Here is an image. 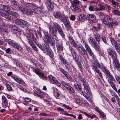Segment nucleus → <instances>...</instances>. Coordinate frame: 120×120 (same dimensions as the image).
<instances>
[{
    "label": "nucleus",
    "instance_id": "obj_1",
    "mask_svg": "<svg viewBox=\"0 0 120 120\" xmlns=\"http://www.w3.org/2000/svg\"><path fill=\"white\" fill-rule=\"evenodd\" d=\"M0 10H4L0 11V15L6 19H8L9 15L15 16L17 14L15 9L9 6L0 4Z\"/></svg>",
    "mask_w": 120,
    "mask_h": 120
},
{
    "label": "nucleus",
    "instance_id": "obj_2",
    "mask_svg": "<svg viewBox=\"0 0 120 120\" xmlns=\"http://www.w3.org/2000/svg\"><path fill=\"white\" fill-rule=\"evenodd\" d=\"M102 69L104 73L109 78L107 79L108 82L113 89L117 92V91L116 88V86L114 82L112 81H115L114 78L106 67L102 66Z\"/></svg>",
    "mask_w": 120,
    "mask_h": 120
},
{
    "label": "nucleus",
    "instance_id": "obj_3",
    "mask_svg": "<svg viewBox=\"0 0 120 120\" xmlns=\"http://www.w3.org/2000/svg\"><path fill=\"white\" fill-rule=\"evenodd\" d=\"M108 52L111 56L112 57L113 60V64L117 69L120 71V65L117 59L116 52L113 49L109 48L108 49Z\"/></svg>",
    "mask_w": 120,
    "mask_h": 120
},
{
    "label": "nucleus",
    "instance_id": "obj_4",
    "mask_svg": "<svg viewBox=\"0 0 120 120\" xmlns=\"http://www.w3.org/2000/svg\"><path fill=\"white\" fill-rule=\"evenodd\" d=\"M104 19H103V23L110 28H112L114 26L118 25V23L116 21H114V19L108 15H105Z\"/></svg>",
    "mask_w": 120,
    "mask_h": 120
},
{
    "label": "nucleus",
    "instance_id": "obj_5",
    "mask_svg": "<svg viewBox=\"0 0 120 120\" xmlns=\"http://www.w3.org/2000/svg\"><path fill=\"white\" fill-rule=\"evenodd\" d=\"M45 37L43 39L44 41L46 43H49L52 46L55 45V41H57L58 40L56 39V38L53 37L52 36L51 34H49L47 31H45L44 32Z\"/></svg>",
    "mask_w": 120,
    "mask_h": 120
},
{
    "label": "nucleus",
    "instance_id": "obj_6",
    "mask_svg": "<svg viewBox=\"0 0 120 120\" xmlns=\"http://www.w3.org/2000/svg\"><path fill=\"white\" fill-rule=\"evenodd\" d=\"M110 41L112 45L115 48V49L118 52H120V40H119L116 41L113 38H110Z\"/></svg>",
    "mask_w": 120,
    "mask_h": 120
},
{
    "label": "nucleus",
    "instance_id": "obj_7",
    "mask_svg": "<svg viewBox=\"0 0 120 120\" xmlns=\"http://www.w3.org/2000/svg\"><path fill=\"white\" fill-rule=\"evenodd\" d=\"M92 65L93 67V68H92L94 69V71L97 73L100 77L101 78H102V76L101 74V73L97 67V66L98 67L100 68H101V66L100 64L97 62H94L92 63Z\"/></svg>",
    "mask_w": 120,
    "mask_h": 120
},
{
    "label": "nucleus",
    "instance_id": "obj_8",
    "mask_svg": "<svg viewBox=\"0 0 120 120\" xmlns=\"http://www.w3.org/2000/svg\"><path fill=\"white\" fill-rule=\"evenodd\" d=\"M25 36L28 39V41L29 43V41H31V42H35L36 41L37 39L34 35V34L32 32L29 31L28 33L25 34Z\"/></svg>",
    "mask_w": 120,
    "mask_h": 120
},
{
    "label": "nucleus",
    "instance_id": "obj_9",
    "mask_svg": "<svg viewBox=\"0 0 120 120\" xmlns=\"http://www.w3.org/2000/svg\"><path fill=\"white\" fill-rule=\"evenodd\" d=\"M49 32L51 33V35L52 36V37L53 38L55 37L56 38V40H58V38L56 35V34L57 33V32L56 28L54 26L51 25H49Z\"/></svg>",
    "mask_w": 120,
    "mask_h": 120
},
{
    "label": "nucleus",
    "instance_id": "obj_10",
    "mask_svg": "<svg viewBox=\"0 0 120 120\" xmlns=\"http://www.w3.org/2000/svg\"><path fill=\"white\" fill-rule=\"evenodd\" d=\"M15 23L16 24H19L21 27L24 28L27 26V22L21 19H17L15 21Z\"/></svg>",
    "mask_w": 120,
    "mask_h": 120
},
{
    "label": "nucleus",
    "instance_id": "obj_11",
    "mask_svg": "<svg viewBox=\"0 0 120 120\" xmlns=\"http://www.w3.org/2000/svg\"><path fill=\"white\" fill-rule=\"evenodd\" d=\"M80 80L82 82L84 89L85 90L87 93L89 94V95H90L89 86L85 79L84 78H81Z\"/></svg>",
    "mask_w": 120,
    "mask_h": 120
},
{
    "label": "nucleus",
    "instance_id": "obj_12",
    "mask_svg": "<svg viewBox=\"0 0 120 120\" xmlns=\"http://www.w3.org/2000/svg\"><path fill=\"white\" fill-rule=\"evenodd\" d=\"M53 24L55 27L57 29L58 33L63 38H64L65 37V35L63 33L61 27L59 24L56 22L54 23Z\"/></svg>",
    "mask_w": 120,
    "mask_h": 120
},
{
    "label": "nucleus",
    "instance_id": "obj_13",
    "mask_svg": "<svg viewBox=\"0 0 120 120\" xmlns=\"http://www.w3.org/2000/svg\"><path fill=\"white\" fill-rule=\"evenodd\" d=\"M34 72L42 79L45 80H47L46 77L44 75L45 73L43 71H40L37 69H36L34 70Z\"/></svg>",
    "mask_w": 120,
    "mask_h": 120
},
{
    "label": "nucleus",
    "instance_id": "obj_14",
    "mask_svg": "<svg viewBox=\"0 0 120 120\" xmlns=\"http://www.w3.org/2000/svg\"><path fill=\"white\" fill-rule=\"evenodd\" d=\"M88 19L89 23H94L96 21V17L94 14H89L88 15Z\"/></svg>",
    "mask_w": 120,
    "mask_h": 120
},
{
    "label": "nucleus",
    "instance_id": "obj_15",
    "mask_svg": "<svg viewBox=\"0 0 120 120\" xmlns=\"http://www.w3.org/2000/svg\"><path fill=\"white\" fill-rule=\"evenodd\" d=\"M56 45L58 50L61 51L63 50V48L62 42L61 41H59L58 38V40L56 41Z\"/></svg>",
    "mask_w": 120,
    "mask_h": 120
},
{
    "label": "nucleus",
    "instance_id": "obj_16",
    "mask_svg": "<svg viewBox=\"0 0 120 120\" xmlns=\"http://www.w3.org/2000/svg\"><path fill=\"white\" fill-rule=\"evenodd\" d=\"M78 49L79 52H81L82 54L84 55H87V53L86 50L81 45H78Z\"/></svg>",
    "mask_w": 120,
    "mask_h": 120
},
{
    "label": "nucleus",
    "instance_id": "obj_17",
    "mask_svg": "<svg viewBox=\"0 0 120 120\" xmlns=\"http://www.w3.org/2000/svg\"><path fill=\"white\" fill-rule=\"evenodd\" d=\"M58 56L60 60L66 67L68 65V62L64 58L63 56L60 54H58Z\"/></svg>",
    "mask_w": 120,
    "mask_h": 120
},
{
    "label": "nucleus",
    "instance_id": "obj_18",
    "mask_svg": "<svg viewBox=\"0 0 120 120\" xmlns=\"http://www.w3.org/2000/svg\"><path fill=\"white\" fill-rule=\"evenodd\" d=\"M9 27L12 31L16 32H20L21 31L20 29L19 28L17 27L16 26L12 25H9Z\"/></svg>",
    "mask_w": 120,
    "mask_h": 120
},
{
    "label": "nucleus",
    "instance_id": "obj_19",
    "mask_svg": "<svg viewBox=\"0 0 120 120\" xmlns=\"http://www.w3.org/2000/svg\"><path fill=\"white\" fill-rule=\"evenodd\" d=\"M47 6L48 9L52 11L53 8L52 4L53 3L51 1V0H46Z\"/></svg>",
    "mask_w": 120,
    "mask_h": 120
},
{
    "label": "nucleus",
    "instance_id": "obj_20",
    "mask_svg": "<svg viewBox=\"0 0 120 120\" xmlns=\"http://www.w3.org/2000/svg\"><path fill=\"white\" fill-rule=\"evenodd\" d=\"M60 70L62 73H63L65 76L68 79L71 80V77L69 73L64 69L61 68L60 69Z\"/></svg>",
    "mask_w": 120,
    "mask_h": 120
},
{
    "label": "nucleus",
    "instance_id": "obj_21",
    "mask_svg": "<svg viewBox=\"0 0 120 120\" xmlns=\"http://www.w3.org/2000/svg\"><path fill=\"white\" fill-rule=\"evenodd\" d=\"M2 106L4 107H6L8 105V101L7 98L4 95L3 96L2 98Z\"/></svg>",
    "mask_w": 120,
    "mask_h": 120
},
{
    "label": "nucleus",
    "instance_id": "obj_22",
    "mask_svg": "<svg viewBox=\"0 0 120 120\" xmlns=\"http://www.w3.org/2000/svg\"><path fill=\"white\" fill-rule=\"evenodd\" d=\"M85 47L86 48V51H87L89 53V55L92 57L93 58L94 57V55L90 48L87 44H85Z\"/></svg>",
    "mask_w": 120,
    "mask_h": 120
},
{
    "label": "nucleus",
    "instance_id": "obj_23",
    "mask_svg": "<svg viewBox=\"0 0 120 120\" xmlns=\"http://www.w3.org/2000/svg\"><path fill=\"white\" fill-rule=\"evenodd\" d=\"M88 19V15L86 16L85 14H81L79 17V20L82 22L85 21Z\"/></svg>",
    "mask_w": 120,
    "mask_h": 120
},
{
    "label": "nucleus",
    "instance_id": "obj_24",
    "mask_svg": "<svg viewBox=\"0 0 120 120\" xmlns=\"http://www.w3.org/2000/svg\"><path fill=\"white\" fill-rule=\"evenodd\" d=\"M71 8L73 11H75L79 13L81 12V10L76 5H71Z\"/></svg>",
    "mask_w": 120,
    "mask_h": 120
},
{
    "label": "nucleus",
    "instance_id": "obj_25",
    "mask_svg": "<svg viewBox=\"0 0 120 120\" xmlns=\"http://www.w3.org/2000/svg\"><path fill=\"white\" fill-rule=\"evenodd\" d=\"M96 111L103 118L106 119V116L104 113L98 108L96 107L95 108Z\"/></svg>",
    "mask_w": 120,
    "mask_h": 120
},
{
    "label": "nucleus",
    "instance_id": "obj_26",
    "mask_svg": "<svg viewBox=\"0 0 120 120\" xmlns=\"http://www.w3.org/2000/svg\"><path fill=\"white\" fill-rule=\"evenodd\" d=\"M53 15L55 18L59 19H60L62 15H61V13L60 12L57 11L54 12L53 13Z\"/></svg>",
    "mask_w": 120,
    "mask_h": 120
},
{
    "label": "nucleus",
    "instance_id": "obj_27",
    "mask_svg": "<svg viewBox=\"0 0 120 120\" xmlns=\"http://www.w3.org/2000/svg\"><path fill=\"white\" fill-rule=\"evenodd\" d=\"M12 46L15 49L21 50L22 49V47L17 43L15 41Z\"/></svg>",
    "mask_w": 120,
    "mask_h": 120
},
{
    "label": "nucleus",
    "instance_id": "obj_28",
    "mask_svg": "<svg viewBox=\"0 0 120 120\" xmlns=\"http://www.w3.org/2000/svg\"><path fill=\"white\" fill-rule=\"evenodd\" d=\"M51 82L52 83L57 86L58 87H60L61 86V84L59 82L57 79L55 77L51 81Z\"/></svg>",
    "mask_w": 120,
    "mask_h": 120
},
{
    "label": "nucleus",
    "instance_id": "obj_29",
    "mask_svg": "<svg viewBox=\"0 0 120 120\" xmlns=\"http://www.w3.org/2000/svg\"><path fill=\"white\" fill-rule=\"evenodd\" d=\"M13 79L15 80L18 83L21 84H23L24 82L23 80L20 78H19L16 76H14L13 77Z\"/></svg>",
    "mask_w": 120,
    "mask_h": 120
},
{
    "label": "nucleus",
    "instance_id": "obj_30",
    "mask_svg": "<svg viewBox=\"0 0 120 120\" xmlns=\"http://www.w3.org/2000/svg\"><path fill=\"white\" fill-rule=\"evenodd\" d=\"M68 17L67 16H65L64 15H62L59 19L63 23H64L68 21Z\"/></svg>",
    "mask_w": 120,
    "mask_h": 120
},
{
    "label": "nucleus",
    "instance_id": "obj_31",
    "mask_svg": "<svg viewBox=\"0 0 120 120\" xmlns=\"http://www.w3.org/2000/svg\"><path fill=\"white\" fill-rule=\"evenodd\" d=\"M26 6L27 7H29V8H37L38 7L36 4L34 3H28L26 4Z\"/></svg>",
    "mask_w": 120,
    "mask_h": 120
},
{
    "label": "nucleus",
    "instance_id": "obj_32",
    "mask_svg": "<svg viewBox=\"0 0 120 120\" xmlns=\"http://www.w3.org/2000/svg\"><path fill=\"white\" fill-rule=\"evenodd\" d=\"M19 9L20 11L22 13H26L27 12V8L22 5L19 7Z\"/></svg>",
    "mask_w": 120,
    "mask_h": 120
},
{
    "label": "nucleus",
    "instance_id": "obj_33",
    "mask_svg": "<svg viewBox=\"0 0 120 120\" xmlns=\"http://www.w3.org/2000/svg\"><path fill=\"white\" fill-rule=\"evenodd\" d=\"M36 94L37 96L40 97L41 98L42 97V95L44 94V93L42 92L39 90H37L36 91Z\"/></svg>",
    "mask_w": 120,
    "mask_h": 120
},
{
    "label": "nucleus",
    "instance_id": "obj_34",
    "mask_svg": "<svg viewBox=\"0 0 120 120\" xmlns=\"http://www.w3.org/2000/svg\"><path fill=\"white\" fill-rule=\"evenodd\" d=\"M71 51L72 55L73 57L75 59L76 58H77V55L75 50L72 48H71Z\"/></svg>",
    "mask_w": 120,
    "mask_h": 120
},
{
    "label": "nucleus",
    "instance_id": "obj_35",
    "mask_svg": "<svg viewBox=\"0 0 120 120\" xmlns=\"http://www.w3.org/2000/svg\"><path fill=\"white\" fill-rule=\"evenodd\" d=\"M74 87L75 89L80 91H81L82 90V88L81 86L77 84H75Z\"/></svg>",
    "mask_w": 120,
    "mask_h": 120
},
{
    "label": "nucleus",
    "instance_id": "obj_36",
    "mask_svg": "<svg viewBox=\"0 0 120 120\" xmlns=\"http://www.w3.org/2000/svg\"><path fill=\"white\" fill-rule=\"evenodd\" d=\"M29 44L35 51H38V48L34 45L33 42H31V41H29Z\"/></svg>",
    "mask_w": 120,
    "mask_h": 120
},
{
    "label": "nucleus",
    "instance_id": "obj_37",
    "mask_svg": "<svg viewBox=\"0 0 120 120\" xmlns=\"http://www.w3.org/2000/svg\"><path fill=\"white\" fill-rule=\"evenodd\" d=\"M1 32L2 31L4 32H5L7 31V26L4 25H0Z\"/></svg>",
    "mask_w": 120,
    "mask_h": 120
},
{
    "label": "nucleus",
    "instance_id": "obj_38",
    "mask_svg": "<svg viewBox=\"0 0 120 120\" xmlns=\"http://www.w3.org/2000/svg\"><path fill=\"white\" fill-rule=\"evenodd\" d=\"M75 62H76V63L78 66V68L79 69H82L81 66V64L78 58H76L75 59Z\"/></svg>",
    "mask_w": 120,
    "mask_h": 120
},
{
    "label": "nucleus",
    "instance_id": "obj_39",
    "mask_svg": "<svg viewBox=\"0 0 120 120\" xmlns=\"http://www.w3.org/2000/svg\"><path fill=\"white\" fill-rule=\"evenodd\" d=\"M63 23L68 30H69L71 28V26L70 24V23L68 21H67Z\"/></svg>",
    "mask_w": 120,
    "mask_h": 120
},
{
    "label": "nucleus",
    "instance_id": "obj_40",
    "mask_svg": "<svg viewBox=\"0 0 120 120\" xmlns=\"http://www.w3.org/2000/svg\"><path fill=\"white\" fill-rule=\"evenodd\" d=\"M94 38L96 41L98 42H99L101 38L99 34L96 33L94 35Z\"/></svg>",
    "mask_w": 120,
    "mask_h": 120
},
{
    "label": "nucleus",
    "instance_id": "obj_41",
    "mask_svg": "<svg viewBox=\"0 0 120 120\" xmlns=\"http://www.w3.org/2000/svg\"><path fill=\"white\" fill-rule=\"evenodd\" d=\"M4 40L5 41L7 42L9 45H11L12 46L15 41L13 40L10 39H5Z\"/></svg>",
    "mask_w": 120,
    "mask_h": 120
},
{
    "label": "nucleus",
    "instance_id": "obj_42",
    "mask_svg": "<svg viewBox=\"0 0 120 120\" xmlns=\"http://www.w3.org/2000/svg\"><path fill=\"white\" fill-rule=\"evenodd\" d=\"M90 42L93 46L97 44V42L95 41V39L92 38H90Z\"/></svg>",
    "mask_w": 120,
    "mask_h": 120
},
{
    "label": "nucleus",
    "instance_id": "obj_43",
    "mask_svg": "<svg viewBox=\"0 0 120 120\" xmlns=\"http://www.w3.org/2000/svg\"><path fill=\"white\" fill-rule=\"evenodd\" d=\"M71 5H75L79 4V1L78 0H71Z\"/></svg>",
    "mask_w": 120,
    "mask_h": 120
},
{
    "label": "nucleus",
    "instance_id": "obj_44",
    "mask_svg": "<svg viewBox=\"0 0 120 120\" xmlns=\"http://www.w3.org/2000/svg\"><path fill=\"white\" fill-rule=\"evenodd\" d=\"M36 44L42 50L44 51L45 49V48L42 46L41 44L38 43H36Z\"/></svg>",
    "mask_w": 120,
    "mask_h": 120
},
{
    "label": "nucleus",
    "instance_id": "obj_45",
    "mask_svg": "<svg viewBox=\"0 0 120 120\" xmlns=\"http://www.w3.org/2000/svg\"><path fill=\"white\" fill-rule=\"evenodd\" d=\"M11 4L12 6L18 5L19 4V3L17 1H12L11 2Z\"/></svg>",
    "mask_w": 120,
    "mask_h": 120
},
{
    "label": "nucleus",
    "instance_id": "obj_46",
    "mask_svg": "<svg viewBox=\"0 0 120 120\" xmlns=\"http://www.w3.org/2000/svg\"><path fill=\"white\" fill-rule=\"evenodd\" d=\"M114 77L116 80L120 84V77L119 75L116 74L115 75Z\"/></svg>",
    "mask_w": 120,
    "mask_h": 120
},
{
    "label": "nucleus",
    "instance_id": "obj_47",
    "mask_svg": "<svg viewBox=\"0 0 120 120\" xmlns=\"http://www.w3.org/2000/svg\"><path fill=\"white\" fill-rule=\"evenodd\" d=\"M49 56L51 58L53 57L54 56V54L52 51L51 50H49L48 52H47Z\"/></svg>",
    "mask_w": 120,
    "mask_h": 120
},
{
    "label": "nucleus",
    "instance_id": "obj_48",
    "mask_svg": "<svg viewBox=\"0 0 120 120\" xmlns=\"http://www.w3.org/2000/svg\"><path fill=\"white\" fill-rule=\"evenodd\" d=\"M95 49L97 51H99L100 50V46L98 45V44L93 46Z\"/></svg>",
    "mask_w": 120,
    "mask_h": 120
},
{
    "label": "nucleus",
    "instance_id": "obj_49",
    "mask_svg": "<svg viewBox=\"0 0 120 120\" xmlns=\"http://www.w3.org/2000/svg\"><path fill=\"white\" fill-rule=\"evenodd\" d=\"M6 52L7 53H11L12 50L10 48H8L6 49L5 50Z\"/></svg>",
    "mask_w": 120,
    "mask_h": 120
},
{
    "label": "nucleus",
    "instance_id": "obj_50",
    "mask_svg": "<svg viewBox=\"0 0 120 120\" xmlns=\"http://www.w3.org/2000/svg\"><path fill=\"white\" fill-rule=\"evenodd\" d=\"M112 12L115 15H117L118 16H120V11L118 10H115L113 11Z\"/></svg>",
    "mask_w": 120,
    "mask_h": 120
},
{
    "label": "nucleus",
    "instance_id": "obj_51",
    "mask_svg": "<svg viewBox=\"0 0 120 120\" xmlns=\"http://www.w3.org/2000/svg\"><path fill=\"white\" fill-rule=\"evenodd\" d=\"M62 84L67 89L70 86L68 84L66 83L64 81L61 82Z\"/></svg>",
    "mask_w": 120,
    "mask_h": 120
},
{
    "label": "nucleus",
    "instance_id": "obj_52",
    "mask_svg": "<svg viewBox=\"0 0 120 120\" xmlns=\"http://www.w3.org/2000/svg\"><path fill=\"white\" fill-rule=\"evenodd\" d=\"M6 86L8 91H11L12 90V88L10 85L8 84H7L6 85Z\"/></svg>",
    "mask_w": 120,
    "mask_h": 120
},
{
    "label": "nucleus",
    "instance_id": "obj_53",
    "mask_svg": "<svg viewBox=\"0 0 120 120\" xmlns=\"http://www.w3.org/2000/svg\"><path fill=\"white\" fill-rule=\"evenodd\" d=\"M68 39L69 40V41L71 44L75 41L73 37L71 36L68 37Z\"/></svg>",
    "mask_w": 120,
    "mask_h": 120
},
{
    "label": "nucleus",
    "instance_id": "obj_54",
    "mask_svg": "<svg viewBox=\"0 0 120 120\" xmlns=\"http://www.w3.org/2000/svg\"><path fill=\"white\" fill-rule=\"evenodd\" d=\"M53 90L54 91H56V93L57 95L56 96L57 97H59L60 94L58 92V90L57 89L55 88H53Z\"/></svg>",
    "mask_w": 120,
    "mask_h": 120
},
{
    "label": "nucleus",
    "instance_id": "obj_55",
    "mask_svg": "<svg viewBox=\"0 0 120 120\" xmlns=\"http://www.w3.org/2000/svg\"><path fill=\"white\" fill-rule=\"evenodd\" d=\"M101 39L105 43H107V41L106 37L104 35H102L101 37Z\"/></svg>",
    "mask_w": 120,
    "mask_h": 120
},
{
    "label": "nucleus",
    "instance_id": "obj_56",
    "mask_svg": "<svg viewBox=\"0 0 120 120\" xmlns=\"http://www.w3.org/2000/svg\"><path fill=\"white\" fill-rule=\"evenodd\" d=\"M71 20L72 21H74L75 19V16L74 15H71L70 17Z\"/></svg>",
    "mask_w": 120,
    "mask_h": 120
},
{
    "label": "nucleus",
    "instance_id": "obj_57",
    "mask_svg": "<svg viewBox=\"0 0 120 120\" xmlns=\"http://www.w3.org/2000/svg\"><path fill=\"white\" fill-rule=\"evenodd\" d=\"M67 89L70 90L73 93H75V91L74 89L70 86H69V87H68V88Z\"/></svg>",
    "mask_w": 120,
    "mask_h": 120
},
{
    "label": "nucleus",
    "instance_id": "obj_58",
    "mask_svg": "<svg viewBox=\"0 0 120 120\" xmlns=\"http://www.w3.org/2000/svg\"><path fill=\"white\" fill-rule=\"evenodd\" d=\"M89 9L90 11H93L94 10V8L93 6L90 5L89 7Z\"/></svg>",
    "mask_w": 120,
    "mask_h": 120
},
{
    "label": "nucleus",
    "instance_id": "obj_59",
    "mask_svg": "<svg viewBox=\"0 0 120 120\" xmlns=\"http://www.w3.org/2000/svg\"><path fill=\"white\" fill-rule=\"evenodd\" d=\"M64 114L65 115H67V116H68L71 117H73L74 118H76V116H75L74 115L71 114H69L67 113H65Z\"/></svg>",
    "mask_w": 120,
    "mask_h": 120
},
{
    "label": "nucleus",
    "instance_id": "obj_60",
    "mask_svg": "<svg viewBox=\"0 0 120 120\" xmlns=\"http://www.w3.org/2000/svg\"><path fill=\"white\" fill-rule=\"evenodd\" d=\"M48 77L49 79L50 80V81L51 82V81L52 80V79H53L55 77L52 75H49Z\"/></svg>",
    "mask_w": 120,
    "mask_h": 120
},
{
    "label": "nucleus",
    "instance_id": "obj_61",
    "mask_svg": "<svg viewBox=\"0 0 120 120\" xmlns=\"http://www.w3.org/2000/svg\"><path fill=\"white\" fill-rule=\"evenodd\" d=\"M34 11V10L33 9L31 10L30 11H28L27 10V12L26 13L28 15H30L32 14H33V12Z\"/></svg>",
    "mask_w": 120,
    "mask_h": 120
},
{
    "label": "nucleus",
    "instance_id": "obj_62",
    "mask_svg": "<svg viewBox=\"0 0 120 120\" xmlns=\"http://www.w3.org/2000/svg\"><path fill=\"white\" fill-rule=\"evenodd\" d=\"M99 8L100 11L101 10H104L105 9L104 6L101 5H100L99 6Z\"/></svg>",
    "mask_w": 120,
    "mask_h": 120
},
{
    "label": "nucleus",
    "instance_id": "obj_63",
    "mask_svg": "<svg viewBox=\"0 0 120 120\" xmlns=\"http://www.w3.org/2000/svg\"><path fill=\"white\" fill-rule=\"evenodd\" d=\"M112 3L113 5H118V3L115 2L113 0H112Z\"/></svg>",
    "mask_w": 120,
    "mask_h": 120
},
{
    "label": "nucleus",
    "instance_id": "obj_64",
    "mask_svg": "<svg viewBox=\"0 0 120 120\" xmlns=\"http://www.w3.org/2000/svg\"><path fill=\"white\" fill-rule=\"evenodd\" d=\"M71 45H72L75 48H76L77 46V44L75 43V41L71 43Z\"/></svg>",
    "mask_w": 120,
    "mask_h": 120
}]
</instances>
